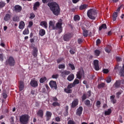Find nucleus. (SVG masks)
<instances>
[{
  "instance_id": "nucleus-1",
  "label": "nucleus",
  "mask_w": 124,
  "mask_h": 124,
  "mask_svg": "<svg viewBox=\"0 0 124 124\" xmlns=\"http://www.w3.org/2000/svg\"><path fill=\"white\" fill-rule=\"evenodd\" d=\"M47 6H49L51 11L55 16H59L61 13V8L60 5L56 2H51L47 3Z\"/></svg>"
},
{
  "instance_id": "nucleus-2",
  "label": "nucleus",
  "mask_w": 124,
  "mask_h": 124,
  "mask_svg": "<svg viewBox=\"0 0 124 124\" xmlns=\"http://www.w3.org/2000/svg\"><path fill=\"white\" fill-rule=\"evenodd\" d=\"M97 15V13L95 10L91 9L89 10L87 12V16L89 19L91 20H95L96 18Z\"/></svg>"
},
{
  "instance_id": "nucleus-3",
  "label": "nucleus",
  "mask_w": 124,
  "mask_h": 124,
  "mask_svg": "<svg viewBox=\"0 0 124 124\" xmlns=\"http://www.w3.org/2000/svg\"><path fill=\"white\" fill-rule=\"evenodd\" d=\"M30 117L27 114H23L19 117V122L21 124H28Z\"/></svg>"
},
{
  "instance_id": "nucleus-4",
  "label": "nucleus",
  "mask_w": 124,
  "mask_h": 124,
  "mask_svg": "<svg viewBox=\"0 0 124 124\" xmlns=\"http://www.w3.org/2000/svg\"><path fill=\"white\" fill-rule=\"evenodd\" d=\"M113 87L115 88V89H119V88H121V89H124V80L119 79L116 80L114 84H113Z\"/></svg>"
},
{
  "instance_id": "nucleus-5",
  "label": "nucleus",
  "mask_w": 124,
  "mask_h": 124,
  "mask_svg": "<svg viewBox=\"0 0 124 124\" xmlns=\"http://www.w3.org/2000/svg\"><path fill=\"white\" fill-rule=\"evenodd\" d=\"M74 35L72 32L65 33L63 36V40L64 41H69L73 37Z\"/></svg>"
},
{
  "instance_id": "nucleus-6",
  "label": "nucleus",
  "mask_w": 124,
  "mask_h": 124,
  "mask_svg": "<svg viewBox=\"0 0 124 124\" xmlns=\"http://www.w3.org/2000/svg\"><path fill=\"white\" fill-rule=\"evenodd\" d=\"M7 64H9L10 66H14L15 65V60L12 57H10L8 60L6 61Z\"/></svg>"
},
{
  "instance_id": "nucleus-7",
  "label": "nucleus",
  "mask_w": 124,
  "mask_h": 124,
  "mask_svg": "<svg viewBox=\"0 0 124 124\" xmlns=\"http://www.w3.org/2000/svg\"><path fill=\"white\" fill-rule=\"evenodd\" d=\"M62 22L60 21L58 22V23H56V30L57 29H58L59 30V33H61L62 31Z\"/></svg>"
},
{
  "instance_id": "nucleus-8",
  "label": "nucleus",
  "mask_w": 124,
  "mask_h": 124,
  "mask_svg": "<svg viewBox=\"0 0 124 124\" xmlns=\"http://www.w3.org/2000/svg\"><path fill=\"white\" fill-rule=\"evenodd\" d=\"M85 72H84V70L82 69L78 72L77 74V78L79 79V80L82 79V76H84Z\"/></svg>"
},
{
  "instance_id": "nucleus-9",
  "label": "nucleus",
  "mask_w": 124,
  "mask_h": 124,
  "mask_svg": "<svg viewBox=\"0 0 124 124\" xmlns=\"http://www.w3.org/2000/svg\"><path fill=\"white\" fill-rule=\"evenodd\" d=\"M49 85L52 89H55V90H57L58 89V86H57V82L54 80H51L49 83Z\"/></svg>"
},
{
  "instance_id": "nucleus-10",
  "label": "nucleus",
  "mask_w": 124,
  "mask_h": 124,
  "mask_svg": "<svg viewBox=\"0 0 124 124\" xmlns=\"http://www.w3.org/2000/svg\"><path fill=\"white\" fill-rule=\"evenodd\" d=\"M61 76L62 78H65L67 75H69L70 74V71L67 70H64L63 71L61 72Z\"/></svg>"
},
{
  "instance_id": "nucleus-11",
  "label": "nucleus",
  "mask_w": 124,
  "mask_h": 124,
  "mask_svg": "<svg viewBox=\"0 0 124 124\" xmlns=\"http://www.w3.org/2000/svg\"><path fill=\"white\" fill-rule=\"evenodd\" d=\"M83 113V107H79L77 108V111L76 112V114L77 116H78V117H81V115Z\"/></svg>"
},
{
  "instance_id": "nucleus-12",
  "label": "nucleus",
  "mask_w": 124,
  "mask_h": 124,
  "mask_svg": "<svg viewBox=\"0 0 124 124\" xmlns=\"http://www.w3.org/2000/svg\"><path fill=\"white\" fill-rule=\"evenodd\" d=\"M98 60H95L93 61V64L94 66L95 70L97 71L99 70V65Z\"/></svg>"
},
{
  "instance_id": "nucleus-13",
  "label": "nucleus",
  "mask_w": 124,
  "mask_h": 124,
  "mask_svg": "<svg viewBox=\"0 0 124 124\" xmlns=\"http://www.w3.org/2000/svg\"><path fill=\"white\" fill-rule=\"evenodd\" d=\"M81 29L83 31L82 35L84 37H88V36L89 35V31L86 29L85 27H82Z\"/></svg>"
},
{
  "instance_id": "nucleus-14",
  "label": "nucleus",
  "mask_w": 124,
  "mask_h": 124,
  "mask_svg": "<svg viewBox=\"0 0 124 124\" xmlns=\"http://www.w3.org/2000/svg\"><path fill=\"white\" fill-rule=\"evenodd\" d=\"M79 103V100L78 99H75L72 103L71 108H75Z\"/></svg>"
},
{
  "instance_id": "nucleus-15",
  "label": "nucleus",
  "mask_w": 124,
  "mask_h": 124,
  "mask_svg": "<svg viewBox=\"0 0 124 124\" xmlns=\"http://www.w3.org/2000/svg\"><path fill=\"white\" fill-rule=\"evenodd\" d=\"M30 85L31 87H32L33 88H36V87L38 86V83L37 82V81L33 80L31 81Z\"/></svg>"
},
{
  "instance_id": "nucleus-16",
  "label": "nucleus",
  "mask_w": 124,
  "mask_h": 124,
  "mask_svg": "<svg viewBox=\"0 0 124 124\" xmlns=\"http://www.w3.org/2000/svg\"><path fill=\"white\" fill-rule=\"evenodd\" d=\"M46 120L47 121H50L52 117V112L47 111L46 113Z\"/></svg>"
},
{
  "instance_id": "nucleus-17",
  "label": "nucleus",
  "mask_w": 124,
  "mask_h": 124,
  "mask_svg": "<svg viewBox=\"0 0 124 124\" xmlns=\"http://www.w3.org/2000/svg\"><path fill=\"white\" fill-rule=\"evenodd\" d=\"M37 116H38V117H39V118H41V119H42L44 115V112H43V110L39 109V110L37 112Z\"/></svg>"
},
{
  "instance_id": "nucleus-18",
  "label": "nucleus",
  "mask_w": 124,
  "mask_h": 124,
  "mask_svg": "<svg viewBox=\"0 0 124 124\" xmlns=\"http://www.w3.org/2000/svg\"><path fill=\"white\" fill-rule=\"evenodd\" d=\"M121 70H122V67L119 66L118 65L115 66V67H114V72H116V73H119V72L120 75H121Z\"/></svg>"
},
{
  "instance_id": "nucleus-19",
  "label": "nucleus",
  "mask_w": 124,
  "mask_h": 124,
  "mask_svg": "<svg viewBox=\"0 0 124 124\" xmlns=\"http://www.w3.org/2000/svg\"><path fill=\"white\" fill-rule=\"evenodd\" d=\"M38 53V49H37V48L34 47L33 49V52L32 53V55L34 57V58H36V57H37Z\"/></svg>"
},
{
  "instance_id": "nucleus-20",
  "label": "nucleus",
  "mask_w": 124,
  "mask_h": 124,
  "mask_svg": "<svg viewBox=\"0 0 124 124\" xmlns=\"http://www.w3.org/2000/svg\"><path fill=\"white\" fill-rule=\"evenodd\" d=\"M24 88H25V84H24V82H23V81H20L19 86L20 92H22V91L24 90Z\"/></svg>"
},
{
  "instance_id": "nucleus-21",
  "label": "nucleus",
  "mask_w": 124,
  "mask_h": 124,
  "mask_svg": "<svg viewBox=\"0 0 124 124\" xmlns=\"http://www.w3.org/2000/svg\"><path fill=\"white\" fill-rule=\"evenodd\" d=\"M40 6V3L38 1L36 2L33 7V9L34 11H36L37 10V8Z\"/></svg>"
},
{
  "instance_id": "nucleus-22",
  "label": "nucleus",
  "mask_w": 124,
  "mask_h": 124,
  "mask_svg": "<svg viewBox=\"0 0 124 124\" xmlns=\"http://www.w3.org/2000/svg\"><path fill=\"white\" fill-rule=\"evenodd\" d=\"M40 25L41 26V27H44L45 29H48V23L46 21H41Z\"/></svg>"
},
{
  "instance_id": "nucleus-23",
  "label": "nucleus",
  "mask_w": 124,
  "mask_h": 124,
  "mask_svg": "<svg viewBox=\"0 0 124 124\" xmlns=\"http://www.w3.org/2000/svg\"><path fill=\"white\" fill-rule=\"evenodd\" d=\"M15 10L16 12H21V11H22V6L19 5H16L15 6Z\"/></svg>"
},
{
  "instance_id": "nucleus-24",
  "label": "nucleus",
  "mask_w": 124,
  "mask_h": 124,
  "mask_svg": "<svg viewBox=\"0 0 124 124\" xmlns=\"http://www.w3.org/2000/svg\"><path fill=\"white\" fill-rule=\"evenodd\" d=\"M50 28H51L52 30H56V26H55V23L52 21H50L49 22V29H50Z\"/></svg>"
},
{
  "instance_id": "nucleus-25",
  "label": "nucleus",
  "mask_w": 124,
  "mask_h": 124,
  "mask_svg": "<svg viewBox=\"0 0 124 124\" xmlns=\"http://www.w3.org/2000/svg\"><path fill=\"white\" fill-rule=\"evenodd\" d=\"M115 97H116L115 95H112L110 96V101L113 103V104H115L117 103V100L115 99Z\"/></svg>"
},
{
  "instance_id": "nucleus-26",
  "label": "nucleus",
  "mask_w": 124,
  "mask_h": 124,
  "mask_svg": "<svg viewBox=\"0 0 124 124\" xmlns=\"http://www.w3.org/2000/svg\"><path fill=\"white\" fill-rule=\"evenodd\" d=\"M24 28H25V22L21 21L19 22L18 29H19V30H23Z\"/></svg>"
},
{
  "instance_id": "nucleus-27",
  "label": "nucleus",
  "mask_w": 124,
  "mask_h": 124,
  "mask_svg": "<svg viewBox=\"0 0 124 124\" xmlns=\"http://www.w3.org/2000/svg\"><path fill=\"white\" fill-rule=\"evenodd\" d=\"M11 18V15L9 14H6L4 17V20L7 22L8 21H9L10 20V18Z\"/></svg>"
},
{
  "instance_id": "nucleus-28",
  "label": "nucleus",
  "mask_w": 124,
  "mask_h": 124,
  "mask_svg": "<svg viewBox=\"0 0 124 124\" xmlns=\"http://www.w3.org/2000/svg\"><path fill=\"white\" fill-rule=\"evenodd\" d=\"M74 79V75L73 74H71L68 76L67 78V80L69 81V82H71V81H73Z\"/></svg>"
},
{
  "instance_id": "nucleus-29",
  "label": "nucleus",
  "mask_w": 124,
  "mask_h": 124,
  "mask_svg": "<svg viewBox=\"0 0 124 124\" xmlns=\"http://www.w3.org/2000/svg\"><path fill=\"white\" fill-rule=\"evenodd\" d=\"M46 34V31H45V30L44 29H41L39 31V34L40 35V36H44L45 34Z\"/></svg>"
},
{
  "instance_id": "nucleus-30",
  "label": "nucleus",
  "mask_w": 124,
  "mask_h": 124,
  "mask_svg": "<svg viewBox=\"0 0 124 124\" xmlns=\"http://www.w3.org/2000/svg\"><path fill=\"white\" fill-rule=\"evenodd\" d=\"M105 50L107 53H110L112 50V46L110 45H108L107 47L105 48Z\"/></svg>"
},
{
  "instance_id": "nucleus-31",
  "label": "nucleus",
  "mask_w": 124,
  "mask_h": 124,
  "mask_svg": "<svg viewBox=\"0 0 124 124\" xmlns=\"http://www.w3.org/2000/svg\"><path fill=\"white\" fill-rule=\"evenodd\" d=\"M101 53V51L98 49H96L94 51V56H96V57H99Z\"/></svg>"
},
{
  "instance_id": "nucleus-32",
  "label": "nucleus",
  "mask_w": 124,
  "mask_h": 124,
  "mask_svg": "<svg viewBox=\"0 0 124 124\" xmlns=\"http://www.w3.org/2000/svg\"><path fill=\"white\" fill-rule=\"evenodd\" d=\"M12 20L13 21V22H18L20 21V18H19V17L18 16H15L13 17Z\"/></svg>"
},
{
  "instance_id": "nucleus-33",
  "label": "nucleus",
  "mask_w": 124,
  "mask_h": 124,
  "mask_svg": "<svg viewBox=\"0 0 124 124\" xmlns=\"http://www.w3.org/2000/svg\"><path fill=\"white\" fill-rule=\"evenodd\" d=\"M86 8H88V5L86 4H82L79 6V10H84Z\"/></svg>"
},
{
  "instance_id": "nucleus-34",
  "label": "nucleus",
  "mask_w": 124,
  "mask_h": 124,
  "mask_svg": "<svg viewBox=\"0 0 124 124\" xmlns=\"http://www.w3.org/2000/svg\"><path fill=\"white\" fill-rule=\"evenodd\" d=\"M118 17V12H114L112 15V20L113 21H116L117 17Z\"/></svg>"
},
{
  "instance_id": "nucleus-35",
  "label": "nucleus",
  "mask_w": 124,
  "mask_h": 124,
  "mask_svg": "<svg viewBox=\"0 0 124 124\" xmlns=\"http://www.w3.org/2000/svg\"><path fill=\"white\" fill-rule=\"evenodd\" d=\"M106 86V84L105 83L102 82L100 84H99L97 86L98 89H103V88H104Z\"/></svg>"
},
{
  "instance_id": "nucleus-36",
  "label": "nucleus",
  "mask_w": 124,
  "mask_h": 124,
  "mask_svg": "<svg viewBox=\"0 0 124 124\" xmlns=\"http://www.w3.org/2000/svg\"><path fill=\"white\" fill-rule=\"evenodd\" d=\"M112 113V109L111 108H108V110L105 111V116H108L110 115Z\"/></svg>"
},
{
  "instance_id": "nucleus-37",
  "label": "nucleus",
  "mask_w": 124,
  "mask_h": 124,
  "mask_svg": "<svg viewBox=\"0 0 124 124\" xmlns=\"http://www.w3.org/2000/svg\"><path fill=\"white\" fill-rule=\"evenodd\" d=\"M46 81H47V78L46 77H42L40 79V83L41 84H43Z\"/></svg>"
},
{
  "instance_id": "nucleus-38",
  "label": "nucleus",
  "mask_w": 124,
  "mask_h": 124,
  "mask_svg": "<svg viewBox=\"0 0 124 124\" xmlns=\"http://www.w3.org/2000/svg\"><path fill=\"white\" fill-rule=\"evenodd\" d=\"M105 30V29H107V26H106V24H103L99 28V31H101V30Z\"/></svg>"
},
{
  "instance_id": "nucleus-39",
  "label": "nucleus",
  "mask_w": 124,
  "mask_h": 124,
  "mask_svg": "<svg viewBox=\"0 0 124 124\" xmlns=\"http://www.w3.org/2000/svg\"><path fill=\"white\" fill-rule=\"evenodd\" d=\"M6 5V3L3 1H0V8H3Z\"/></svg>"
},
{
  "instance_id": "nucleus-40",
  "label": "nucleus",
  "mask_w": 124,
  "mask_h": 124,
  "mask_svg": "<svg viewBox=\"0 0 124 124\" xmlns=\"http://www.w3.org/2000/svg\"><path fill=\"white\" fill-rule=\"evenodd\" d=\"M87 98H89L88 97V95H87V94L83 93L81 97L82 101H84V100H86V99H87Z\"/></svg>"
},
{
  "instance_id": "nucleus-41",
  "label": "nucleus",
  "mask_w": 124,
  "mask_h": 124,
  "mask_svg": "<svg viewBox=\"0 0 124 124\" xmlns=\"http://www.w3.org/2000/svg\"><path fill=\"white\" fill-rule=\"evenodd\" d=\"M120 76L121 77H124V64L123 65V68H122L120 71Z\"/></svg>"
},
{
  "instance_id": "nucleus-42",
  "label": "nucleus",
  "mask_w": 124,
  "mask_h": 124,
  "mask_svg": "<svg viewBox=\"0 0 124 124\" xmlns=\"http://www.w3.org/2000/svg\"><path fill=\"white\" fill-rule=\"evenodd\" d=\"M124 93V91H123V90H120L119 92H117L116 93L117 98H118V99L120 98V95H121V94H122V93Z\"/></svg>"
},
{
  "instance_id": "nucleus-43",
  "label": "nucleus",
  "mask_w": 124,
  "mask_h": 124,
  "mask_svg": "<svg viewBox=\"0 0 124 124\" xmlns=\"http://www.w3.org/2000/svg\"><path fill=\"white\" fill-rule=\"evenodd\" d=\"M30 33V31L29 29H25V30L23 31V34L26 35L27 34H29Z\"/></svg>"
},
{
  "instance_id": "nucleus-44",
  "label": "nucleus",
  "mask_w": 124,
  "mask_h": 124,
  "mask_svg": "<svg viewBox=\"0 0 124 124\" xmlns=\"http://www.w3.org/2000/svg\"><path fill=\"white\" fill-rule=\"evenodd\" d=\"M64 92L66 93H72V90L69 89L68 88H65L64 89Z\"/></svg>"
},
{
  "instance_id": "nucleus-45",
  "label": "nucleus",
  "mask_w": 124,
  "mask_h": 124,
  "mask_svg": "<svg viewBox=\"0 0 124 124\" xmlns=\"http://www.w3.org/2000/svg\"><path fill=\"white\" fill-rule=\"evenodd\" d=\"M95 77V76L94 75H88L87 76V78L89 80H94V78Z\"/></svg>"
},
{
  "instance_id": "nucleus-46",
  "label": "nucleus",
  "mask_w": 124,
  "mask_h": 124,
  "mask_svg": "<svg viewBox=\"0 0 124 124\" xmlns=\"http://www.w3.org/2000/svg\"><path fill=\"white\" fill-rule=\"evenodd\" d=\"M58 68L59 69H64V68H65V64H59Z\"/></svg>"
},
{
  "instance_id": "nucleus-47",
  "label": "nucleus",
  "mask_w": 124,
  "mask_h": 124,
  "mask_svg": "<svg viewBox=\"0 0 124 124\" xmlns=\"http://www.w3.org/2000/svg\"><path fill=\"white\" fill-rule=\"evenodd\" d=\"M80 83V80L79 79H75L73 82V84L75 86L76 85H78V84H79Z\"/></svg>"
},
{
  "instance_id": "nucleus-48",
  "label": "nucleus",
  "mask_w": 124,
  "mask_h": 124,
  "mask_svg": "<svg viewBox=\"0 0 124 124\" xmlns=\"http://www.w3.org/2000/svg\"><path fill=\"white\" fill-rule=\"evenodd\" d=\"M84 104L85 105H86V106H90V105H91V101H89V100H86L84 101Z\"/></svg>"
},
{
  "instance_id": "nucleus-49",
  "label": "nucleus",
  "mask_w": 124,
  "mask_h": 124,
  "mask_svg": "<svg viewBox=\"0 0 124 124\" xmlns=\"http://www.w3.org/2000/svg\"><path fill=\"white\" fill-rule=\"evenodd\" d=\"M74 21H79L80 20V16L78 15H75L74 16Z\"/></svg>"
},
{
  "instance_id": "nucleus-50",
  "label": "nucleus",
  "mask_w": 124,
  "mask_h": 124,
  "mask_svg": "<svg viewBox=\"0 0 124 124\" xmlns=\"http://www.w3.org/2000/svg\"><path fill=\"white\" fill-rule=\"evenodd\" d=\"M73 87H75V86L74 85V84L73 83H70V84H69L67 86V89H72L73 88Z\"/></svg>"
},
{
  "instance_id": "nucleus-51",
  "label": "nucleus",
  "mask_w": 124,
  "mask_h": 124,
  "mask_svg": "<svg viewBox=\"0 0 124 124\" xmlns=\"http://www.w3.org/2000/svg\"><path fill=\"white\" fill-rule=\"evenodd\" d=\"M68 65L69 67L71 68L72 70H75V66H74V65L73 64L69 63Z\"/></svg>"
},
{
  "instance_id": "nucleus-52",
  "label": "nucleus",
  "mask_w": 124,
  "mask_h": 124,
  "mask_svg": "<svg viewBox=\"0 0 124 124\" xmlns=\"http://www.w3.org/2000/svg\"><path fill=\"white\" fill-rule=\"evenodd\" d=\"M111 81H112V78L110 77H108L107 78L106 82L108 83H110Z\"/></svg>"
},
{
  "instance_id": "nucleus-53",
  "label": "nucleus",
  "mask_w": 124,
  "mask_h": 124,
  "mask_svg": "<svg viewBox=\"0 0 124 124\" xmlns=\"http://www.w3.org/2000/svg\"><path fill=\"white\" fill-rule=\"evenodd\" d=\"M4 58V56H3V54L0 53V61L1 62H3Z\"/></svg>"
},
{
  "instance_id": "nucleus-54",
  "label": "nucleus",
  "mask_w": 124,
  "mask_h": 124,
  "mask_svg": "<svg viewBox=\"0 0 124 124\" xmlns=\"http://www.w3.org/2000/svg\"><path fill=\"white\" fill-rule=\"evenodd\" d=\"M52 105L54 107H56V106H60V103H59L58 102H54L52 103Z\"/></svg>"
},
{
  "instance_id": "nucleus-55",
  "label": "nucleus",
  "mask_w": 124,
  "mask_h": 124,
  "mask_svg": "<svg viewBox=\"0 0 124 124\" xmlns=\"http://www.w3.org/2000/svg\"><path fill=\"white\" fill-rule=\"evenodd\" d=\"M83 39L82 38H79L78 39V44H82V43H83Z\"/></svg>"
},
{
  "instance_id": "nucleus-56",
  "label": "nucleus",
  "mask_w": 124,
  "mask_h": 124,
  "mask_svg": "<svg viewBox=\"0 0 124 124\" xmlns=\"http://www.w3.org/2000/svg\"><path fill=\"white\" fill-rule=\"evenodd\" d=\"M101 104V102H100V101H97L96 103V107H100V105Z\"/></svg>"
},
{
  "instance_id": "nucleus-57",
  "label": "nucleus",
  "mask_w": 124,
  "mask_h": 124,
  "mask_svg": "<svg viewBox=\"0 0 124 124\" xmlns=\"http://www.w3.org/2000/svg\"><path fill=\"white\" fill-rule=\"evenodd\" d=\"M63 61V58H59L58 59H57V63H61V62H62Z\"/></svg>"
},
{
  "instance_id": "nucleus-58",
  "label": "nucleus",
  "mask_w": 124,
  "mask_h": 124,
  "mask_svg": "<svg viewBox=\"0 0 124 124\" xmlns=\"http://www.w3.org/2000/svg\"><path fill=\"white\" fill-rule=\"evenodd\" d=\"M35 17V15H34V13H32L30 14V19H33V18H34Z\"/></svg>"
},
{
  "instance_id": "nucleus-59",
  "label": "nucleus",
  "mask_w": 124,
  "mask_h": 124,
  "mask_svg": "<svg viewBox=\"0 0 124 124\" xmlns=\"http://www.w3.org/2000/svg\"><path fill=\"white\" fill-rule=\"evenodd\" d=\"M58 78H59V75L58 74L53 75L52 76V78H53V79H58Z\"/></svg>"
},
{
  "instance_id": "nucleus-60",
  "label": "nucleus",
  "mask_w": 124,
  "mask_h": 124,
  "mask_svg": "<svg viewBox=\"0 0 124 124\" xmlns=\"http://www.w3.org/2000/svg\"><path fill=\"white\" fill-rule=\"evenodd\" d=\"M78 6H77L71 9V11L72 12H75V11H78Z\"/></svg>"
},
{
  "instance_id": "nucleus-61",
  "label": "nucleus",
  "mask_w": 124,
  "mask_h": 124,
  "mask_svg": "<svg viewBox=\"0 0 124 124\" xmlns=\"http://www.w3.org/2000/svg\"><path fill=\"white\" fill-rule=\"evenodd\" d=\"M53 0H42L43 3H47V2H50Z\"/></svg>"
},
{
  "instance_id": "nucleus-62",
  "label": "nucleus",
  "mask_w": 124,
  "mask_h": 124,
  "mask_svg": "<svg viewBox=\"0 0 124 124\" xmlns=\"http://www.w3.org/2000/svg\"><path fill=\"white\" fill-rule=\"evenodd\" d=\"M33 25V22L32 21H30L28 25V28H31Z\"/></svg>"
},
{
  "instance_id": "nucleus-63",
  "label": "nucleus",
  "mask_w": 124,
  "mask_h": 124,
  "mask_svg": "<svg viewBox=\"0 0 124 124\" xmlns=\"http://www.w3.org/2000/svg\"><path fill=\"white\" fill-rule=\"evenodd\" d=\"M103 73H105V74H107V73H109V70L108 69H104L103 70Z\"/></svg>"
},
{
  "instance_id": "nucleus-64",
  "label": "nucleus",
  "mask_w": 124,
  "mask_h": 124,
  "mask_svg": "<svg viewBox=\"0 0 124 124\" xmlns=\"http://www.w3.org/2000/svg\"><path fill=\"white\" fill-rule=\"evenodd\" d=\"M68 124H76L75 122L73 120H69L68 122Z\"/></svg>"
}]
</instances>
